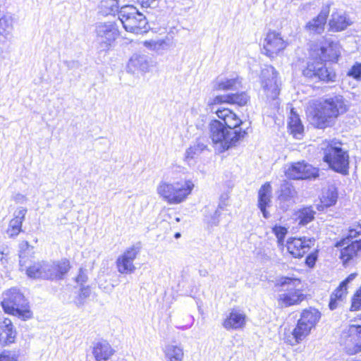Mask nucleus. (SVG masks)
Listing matches in <instances>:
<instances>
[{
  "instance_id": "nucleus-1",
  "label": "nucleus",
  "mask_w": 361,
  "mask_h": 361,
  "mask_svg": "<svg viewBox=\"0 0 361 361\" xmlns=\"http://www.w3.org/2000/svg\"><path fill=\"white\" fill-rule=\"evenodd\" d=\"M319 59L310 60L307 63L303 75L309 78L319 80L325 82H334L336 75L331 68H327L324 61H336L341 54V47L338 42H329L326 46L319 49Z\"/></svg>"
},
{
  "instance_id": "nucleus-2",
  "label": "nucleus",
  "mask_w": 361,
  "mask_h": 361,
  "mask_svg": "<svg viewBox=\"0 0 361 361\" xmlns=\"http://www.w3.org/2000/svg\"><path fill=\"white\" fill-rule=\"evenodd\" d=\"M348 110L343 96L336 95L324 99L310 109L308 116L312 125L317 128H325L331 126L334 120Z\"/></svg>"
},
{
  "instance_id": "nucleus-3",
  "label": "nucleus",
  "mask_w": 361,
  "mask_h": 361,
  "mask_svg": "<svg viewBox=\"0 0 361 361\" xmlns=\"http://www.w3.org/2000/svg\"><path fill=\"white\" fill-rule=\"evenodd\" d=\"M209 130L210 137L219 152H225L235 146L247 133L245 130L240 129H230L218 120L211 121Z\"/></svg>"
},
{
  "instance_id": "nucleus-4",
  "label": "nucleus",
  "mask_w": 361,
  "mask_h": 361,
  "mask_svg": "<svg viewBox=\"0 0 361 361\" xmlns=\"http://www.w3.org/2000/svg\"><path fill=\"white\" fill-rule=\"evenodd\" d=\"M194 183L190 180H181L169 183L161 180L157 188V194L170 204L183 202L192 192Z\"/></svg>"
},
{
  "instance_id": "nucleus-5",
  "label": "nucleus",
  "mask_w": 361,
  "mask_h": 361,
  "mask_svg": "<svg viewBox=\"0 0 361 361\" xmlns=\"http://www.w3.org/2000/svg\"><path fill=\"white\" fill-rule=\"evenodd\" d=\"M320 317V312L316 309L310 308L303 310L293 331L284 334V342L290 345H295L300 343L310 334Z\"/></svg>"
},
{
  "instance_id": "nucleus-6",
  "label": "nucleus",
  "mask_w": 361,
  "mask_h": 361,
  "mask_svg": "<svg viewBox=\"0 0 361 361\" xmlns=\"http://www.w3.org/2000/svg\"><path fill=\"white\" fill-rule=\"evenodd\" d=\"M1 306L5 312L17 316L23 320L32 317L27 300L16 288H11L3 294Z\"/></svg>"
},
{
  "instance_id": "nucleus-7",
  "label": "nucleus",
  "mask_w": 361,
  "mask_h": 361,
  "mask_svg": "<svg viewBox=\"0 0 361 361\" xmlns=\"http://www.w3.org/2000/svg\"><path fill=\"white\" fill-rule=\"evenodd\" d=\"M324 151L323 159L334 171L346 174L349 165L348 152L341 147L340 142L334 140L326 142L322 147Z\"/></svg>"
},
{
  "instance_id": "nucleus-8",
  "label": "nucleus",
  "mask_w": 361,
  "mask_h": 361,
  "mask_svg": "<svg viewBox=\"0 0 361 361\" xmlns=\"http://www.w3.org/2000/svg\"><path fill=\"white\" fill-rule=\"evenodd\" d=\"M278 286L285 291L279 294L278 301L281 307H289L298 305L305 299V295L300 290L301 281L299 279L291 277H281L277 280Z\"/></svg>"
},
{
  "instance_id": "nucleus-9",
  "label": "nucleus",
  "mask_w": 361,
  "mask_h": 361,
  "mask_svg": "<svg viewBox=\"0 0 361 361\" xmlns=\"http://www.w3.org/2000/svg\"><path fill=\"white\" fill-rule=\"evenodd\" d=\"M118 18L128 32L140 34L147 30L145 16L132 5L122 6L118 11Z\"/></svg>"
},
{
  "instance_id": "nucleus-10",
  "label": "nucleus",
  "mask_w": 361,
  "mask_h": 361,
  "mask_svg": "<svg viewBox=\"0 0 361 361\" xmlns=\"http://www.w3.org/2000/svg\"><path fill=\"white\" fill-rule=\"evenodd\" d=\"M95 47L99 53L106 52L119 36L117 26L111 22L98 23L94 27Z\"/></svg>"
},
{
  "instance_id": "nucleus-11",
  "label": "nucleus",
  "mask_w": 361,
  "mask_h": 361,
  "mask_svg": "<svg viewBox=\"0 0 361 361\" xmlns=\"http://www.w3.org/2000/svg\"><path fill=\"white\" fill-rule=\"evenodd\" d=\"M261 85L267 100H275L279 94L278 73L271 66H266L261 73Z\"/></svg>"
},
{
  "instance_id": "nucleus-12",
  "label": "nucleus",
  "mask_w": 361,
  "mask_h": 361,
  "mask_svg": "<svg viewBox=\"0 0 361 361\" xmlns=\"http://www.w3.org/2000/svg\"><path fill=\"white\" fill-rule=\"evenodd\" d=\"M140 246L134 245L128 247L116 261L118 271L121 274H131L135 270L134 260L140 254Z\"/></svg>"
},
{
  "instance_id": "nucleus-13",
  "label": "nucleus",
  "mask_w": 361,
  "mask_h": 361,
  "mask_svg": "<svg viewBox=\"0 0 361 361\" xmlns=\"http://www.w3.org/2000/svg\"><path fill=\"white\" fill-rule=\"evenodd\" d=\"M286 176L291 179H309L319 176V169L305 161L292 163L285 171Z\"/></svg>"
},
{
  "instance_id": "nucleus-14",
  "label": "nucleus",
  "mask_w": 361,
  "mask_h": 361,
  "mask_svg": "<svg viewBox=\"0 0 361 361\" xmlns=\"http://www.w3.org/2000/svg\"><path fill=\"white\" fill-rule=\"evenodd\" d=\"M343 336L348 353L355 354L361 351V325H350Z\"/></svg>"
},
{
  "instance_id": "nucleus-15",
  "label": "nucleus",
  "mask_w": 361,
  "mask_h": 361,
  "mask_svg": "<svg viewBox=\"0 0 361 361\" xmlns=\"http://www.w3.org/2000/svg\"><path fill=\"white\" fill-rule=\"evenodd\" d=\"M152 59L144 54H133L127 64V71L132 74L146 73L153 68Z\"/></svg>"
},
{
  "instance_id": "nucleus-16",
  "label": "nucleus",
  "mask_w": 361,
  "mask_h": 361,
  "mask_svg": "<svg viewBox=\"0 0 361 361\" xmlns=\"http://www.w3.org/2000/svg\"><path fill=\"white\" fill-rule=\"evenodd\" d=\"M315 240L310 238H294L287 242V250L294 257H302L314 245Z\"/></svg>"
},
{
  "instance_id": "nucleus-17",
  "label": "nucleus",
  "mask_w": 361,
  "mask_h": 361,
  "mask_svg": "<svg viewBox=\"0 0 361 361\" xmlns=\"http://www.w3.org/2000/svg\"><path fill=\"white\" fill-rule=\"evenodd\" d=\"M286 47V43L279 32L270 31L267 33L264 42V49L267 56L274 57Z\"/></svg>"
},
{
  "instance_id": "nucleus-18",
  "label": "nucleus",
  "mask_w": 361,
  "mask_h": 361,
  "mask_svg": "<svg viewBox=\"0 0 361 361\" xmlns=\"http://www.w3.org/2000/svg\"><path fill=\"white\" fill-rule=\"evenodd\" d=\"M297 192L292 184L284 181L280 186L278 203L281 209L287 210L295 203Z\"/></svg>"
},
{
  "instance_id": "nucleus-19",
  "label": "nucleus",
  "mask_w": 361,
  "mask_h": 361,
  "mask_svg": "<svg viewBox=\"0 0 361 361\" xmlns=\"http://www.w3.org/2000/svg\"><path fill=\"white\" fill-rule=\"evenodd\" d=\"M218 118L221 119L224 126L233 130H241L240 126L243 124L242 121L232 111L227 108H218L215 110Z\"/></svg>"
},
{
  "instance_id": "nucleus-20",
  "label": "nucleus",
  "mask_w": 361,
  "mask_h": 361,
  "mask_svg": "<svg viewBox=\"0 0 361 361\" xmlns=\"http://www.w3.org/2000/svg\"><path fill=\"white\" fill-rule=\"evenodd\" d=\"M341 250L340 258L341 259L344 266H348L351 262L358 256V253L361 252V239L355 240L350 244L343 246Z\"/></svg>"
},
{
  "instance_id": "nucleus-21",
  "label": "nucleus",
  "mask_w": 361,
  "mask_h": 361,
  "mask_svg": "<svg viewBox=\"0 0 361 361\" xmlns=\"http://www.w3.org/2000/svg\"><path fill=\"white\" fill-rule=\"evenodd\" d=\"M246 324V315L238 310H232L223 322V326L227 330H236L243 328Z\"/></svg>"
},
{
  "instance_id": "nucleus-22",
  "label": "nucleus",
  "mask_w": 361,
  "mask_h": 361,
  "mask_svg": "<svg viewBox=\"0 0 361 361\" xmlns=\"http://www.w3.org/2000/svg\"><path fill=\"white\" fill-rule=\"evenodd\" d=\"M114 353V349L106 341H99L93 344L92 354L96 361H107Z\"/></svg>"
},
{
  "instance_id": "nucleus-23",
  "label": "nucleus",
  "mask_w": 361,
  "mask_h": 361,
  "mask_svg": "<svg viewBox=\"0 0 361 361\" xmlns=\"http://www.w3.org/2000/svg\"><path fill=\"white\" fill-rule=\"evenodd\" d=\"M352 24V21L343 11L334 12L329 20V25L333 32H340L345 30Z\"/></svg>"
},
{
  "instance_id": "nucleus-24",
  "label": "nucleus",
  "mask_w": 361,
  "mask_h": 361,
  "mask_svg": "<svg viewBox=\"0 0 361 361\" xmlns=\"http://www.w3.org/2000/svg\"><path fill=\"white\" fill-rule=\"evenodd\" d=\"M2 332L1 334V346H4L15 342L16 331L12 325V322L8 318H5L1 324Z\"/></svg>"
},
{
  "instance_id": "nucleus-25",
  "label": "nucleus",
  "mask_w": 361,
  "mask_h": 361,
  "mask_svg": "<svg viewBox=\"0 0 361 361\" xmlns=\"http://www.w3.org/2000/svg\"><path fill=\"white\" fill-rule=\"evenodd\" d=\"M329 13V6L323 7L319 15L307 24L306 28L310 32L321 33L324 31Z\"/></svg>"
},
{
  "instance_id": "nucleus-26",
  "label": "nucleus",
  "mask_w": 361,
  "mask_h": 361,
  "mask_svg": "<svg viewBox=\"0 0 361 361\" xmlns=\"http://www.w3.org/2000/svg\"><path fill=\"white\" fill-rule=\"evenodd\" d=\"M13 18L9 16L0 18V44H4L13 37Z\"/></svg>"
},
{
  "instance_id": "nucleus-27",
  "label": "nucleus",
  "mask_w": 361,
  "mask_h": 361,
  "mask_svg": "<svg viewBox=\"0 0 361 361\" xmlns=\"http://www.w3.org/2000/svg\"><path fill=\"white\" fill-rule=\"evenodd\" d=\"M166 361H183L184 350L180 344L168 343L163 348Z\"/></svg>"
},
{
  "instance_id": "nucleus-28",
  "label": "nucleus",
  "mask_w": 361,
  "mask_h": 361,
  "mask_svg": "<svg viewBox=\"0 0 361 361\" xmlns=\"http://www.w3.org/2000/svg\"><path fill=\"white\" fill-rule=\"evenodd\" d=\"M207 147V140L204 138L200 137L197 139L195 142L186 149L185 160L190 163V161L197 158Z\"/></svg>"
},
{
  "instance_id": "nucleus-29",
  "label": "nucleus",
  "mask_w": 361,
  "mask_h": 361,
  "mask_svg": "<svg viewBox=\"0 0 361 361\" xmlns=\"http://www.w3.org/2000/svg\"><path fill=\"white\" fill-rule=\"evenodd\" d=\"M288 128L290 133L296 139H301L303 133V126L299 116L292 109L289 116Z\"/></svg>"
},
{
  "instance_id": "nucleus-30",
  "label": "nucleus",
  "mask_w": 361,
  "mask_h": 361,
  "mask_svg": "<svg viewBox=\"0 0 361 361\" xmlns=\"http://www.w3.org/2000/svg\"><path fill=\"white\" fill-rule=\"evenodd\" d=\"M240 80L236 78H218L214 82V88L217 90H230L240 86Z\"/></svg>"
},
{
  "instance_id": "nucleus-31",
  "label": "nucleus",
  "mask_w": 361,
  "mask_h": 361,
  "mask_svg": "<svg viewBox=\"0 0 361 361\" xmlns=\"http://www.w3.org/2000/svg\"><path fill=\"white\" fill-rule=\"evenodd\" d=\"M357 276L356 273L350 274L344 281H343L340 286L331 294V297L338 298V300H343L348 293V286L352 282Z\"/></svg>"
},
{
  "instance_id": "nucleus-32",
  "label": "nucleus",
  "mask_w": 361,
  "mask_h": 361,
  "mask_svg": "<svg viewBox=\"0 0 361 361\" xmlns=\"http://www.w3.org/2000/svg\"><path fill=\"white\" fill-rule=\"evenodd\" d=\"M272 188L269 182L265 183L258 192V207L268 206L271 202Z\"/></svg>"
},
{
  "instance_id": "nucleus-33",
  "label": "nucleus",
  "mask_w": 361,
  "mask_h": 361,
  "mask_svg": "<svg viewBox=\"0 0 361 361\" xmlns=\"http://www.w3.org/2000/svg\"><path fill=\"white\" fill-rule=\"evenodd\" d=\"M99 11L103 16L113 15L118 13V2L117 0H102L99 6Z\"/></svg>"
},
{
  "instance_id": "nucleus-34",
  "label": "nucleus",
  "mask_w": 361,
  "mask_h": 361,
  "mask_svg": "<svg viewBox=\"0 0 361 361\" xmlns=\"http://www.w3.org/2000/svg\"><path fill=\"white\" fill-rule=\"evenodd\" d=\"M54 262V279L56 280H61L69 271L71 267L70 262L67 259H61Z\"/></svg>"
},
{
  "instance_id": "nucleus-35",
  "label": "nucleus",
  "mask_w": 361,
  "mask_h": 361,
  "mask_svg": "<svg viewBox=\"0 0 361 361\" xmlns=\"http://www.w3.org/2000/svg\"><path fill=\"white\" fill-rule=\"evenodd\" d=\"M338 193L336 188L334 185H330L324 190L321 202L325 207H330L336 203Z\"/></svg>"
},
{
  "instance_id": "nucleus-36",
  "label": "nucleus",
  "mask_w": 361,
  "mask_h": 361,
  "mask_svg": "<svg viewBox=\"0 0 361 361\" xmlns=\"http://www.w3.org/2000/svg\"><path fill=\"white\" fill-rule=\"evenodd\" d=\"M44 262H35L26 267V274L29 278L44 279Z\"/></svg>"
},
{
  "instance_id": "nucleus-37",
  "label": "nucleus",
  "mask_w": 361,
  "mask_h": 361,
  "mask_svg": "<svg viewBox=\"0 0 361 361\" xmlns=\"http://www.w3.org/2000/svg\"><path fill=\"white\" fill-rule=\"evenodd\" d=\"M361 234V224L353 225L348 230V235L337 243V247H342L353 241V238H355L357 235Z\"/></svg>"
},
{
  "instance_id": "nucleus-38",
  "label": "nucleus",
  "mask_w": 361,
  "mask_h": 361,
  "mask_svg": "<svg viewBox=\"0 0 361 361\" xmlns=\"http://www.w3.org/2000/svg\"><path fill=\"white\" fill-rule=\"evenodd\" d=\"M144 45L149 49L159 53L166 48L167 43L164 39L149 40L145 41Z\"/></svg>"
},
{
  "instance_id": "nucleus-39",
  "label": "nucleus",
  "mask_w": 361,
  "mask_h": 361,
  "mask_svg": "<svg viewBox=\"0 0 361 361\" xmlns=\"http://www.w3.org/2000/svg\"><path fill=\"white\" fill-rule=\"evenodd\" d=\"M315 212L310 208L306 207L301 209L298 214L299 224L306 225L314 218Z\"/></svg>"
},
{
  "instance_id": "nucleus-40",
  "label": "nucleus",
  "mask_w": 361,
  "mask_h": 361,
  "mask_svg": "<svg viewBox=\"0 0 361 361\" xmlns=\"http://www.w3.org/2000/svg\"><path fill=\"white\" fill-rule=\"evenodd\" d=\"M22 225L23 223H21L19 220H14L11 219L9 221L6 233L8 235L9 238H14L17 236L22 231Z\"/></svg>"
},
{
  "instance_id": "nucleus-41",
  "label": "nucleus",
  "mask_w": 361,
  "mask_h": 361,
  "mask_svg": "<svg viewBox=\"0 0 361 361\" xmlns=\"http://www.w3.org/2000/svg\"><path fill=\"white\" fill-rule=\"evenodd\" d=\"M230 104H238V106H245L248 100L249 97L245 92L239 94H229Z\"/></svg>"
},
{
  "instance_id": "nucleus-42",
  "label": "nucleus",
  "mask_w": 361,
  "mask_h": 361,
  "mask_svg": "<svg viewBox=\"0 0 361 361\" xmlns=\"http://www.w3.org/2000/svg\"><path fill=\"white\" fill-rule=\"evenodd\" d=\"M221 212L219 209L209 212L208 215H205L204 221L211 227L216 226L219 223Z\"/></svg>"
},
{
  "instance_id": "nucleus-43",
  "label": "nucleus",
  "mask_w": 361,
  "mask_h": 361,
  "mask_svg": "<svg viewBox=\"0 0 361 361\" xmlns=\"http://www.w3.org/2000/svg\"><path fill=\"white\" fill-rule=\"evenodd\" d=\"M229 94L219 95L215 97L209 103V105L211 106V110L214 111L216 105L222 104L224 103L230 104Z\"/></svg>"
},
{
  "instance_id": "nucleus-44",
  "label": "nucleus",
  "mask_w": 361,
  "mask_h": 361,
  "mask_svg": "<svg viewBox=\"0 0 361 361\" xmlns=\"http://www.w3.org/2000/svg\"><path fill=\"white\" fill-rule=\"evenodd\" d=\"M54 262H44V279L54 280Z\"/></svg>"
},
{
  "instance_id": "nucleus-45",
  "label": "nucleus",
  "mask_w": 361,
  "mask_h": 361,
  "mask_svg": "<svg viewBox=\"0 0 361 361\" xmlns=\"http://www.w3.org/2000/svg\"><path fill=\"white\" fill-rule=\"evenodd\" d=\"M272 231H273V233L276 236L279 243H281L283 241V239L288 232L286 228H285L283 226H275L272 228Z\"/></svg>"
},
{
  "instance_id": "nucleus-46",
  "label": "nucleus",
  "mask_w": 361,
  "mask_h": 361,
  "mask_svg": "<svg viewBox=\"0 0 361 361\" xmlns=\"http://www.w3.org/2000/svg\"><path fill=\"white\" fill-rule=\"evenodd\" d=\"M348 75L361 80V63H355L348 72Z\"/></svg>"
},
{
  "instance_id": "nucleus-47",
  "label": "nucleus",
  "mask_w": 361,
  "mask_h": 361,
  "mask_svg": "<svg viewBox=\"0 0 361 361\" xmlns=\"http://www.w3.org/2000/svg\"><path fill=\"white\" fill-rule=\"evenodd\" d=\"M90 295V290L88 287H82L80 288V292L79 294V298L75 301V303L78 306H81L83 305L84 300L88 298Z\"/></svg>"
},
{
  "instance_id": "nucleus-48",
  "label": "nucleus",
  "mask_w": 361,
  "mask_h": 361,
  "mask_svg": "<svg viewBox=\"0 0 361 361\" xmlns=\"http://www.w3.org/2000/svg\"><path fill=\"white\" fill-rule=\"evenodd\" d=\"M27 211V209L25 207H21L18 208L13 214L14 217L13 218V219L19 220L21 223H23L25 219Z\"/></svg>"
},
{
  "instance_id": "nucleus-49",
  "label": "nucleus",
  "mask_w": 361,
  "mask_h": 361,
  "mask_svg": "<svg viewBox=\"0 0 361 361\" xmlns=\"http://www.w3.org/2000/svg\"><path fill=\"white\" fill-rule=\"evenodd\" d=\"M0 361H18V357L15 353H4L0 355Z\"/></svg>"
},
{
  "instance_id": "nucleus-50",
  "label": "nucleus",
  "mask_w": 361,
  "mask_h": 361,
  "mask_svg": "<svg viewBox=\"0 0 361 361\" xmlns=\"http://www.w3.org/2000/svg\"><path fill=\"white\" fill-rule=\"evenodd\" d=\"M343 300H338V298H334V297L330 296V301H329V308L331 310H334L338 307L340 305H341Z\"/></svg>"
},
{
  "instance_id": "nucleus-51",
  "label": "nucleus",
  "mask_w": 361,
  "mask_h": 361,
  "mask_svg": "<svg viewBox=\"0 0 361 361\" xmlns=\"http://www.w3.org/2000/svg\"><path fill=\"white\" fill-rule=\"evenodd\" d=\"M13 200L18 204H23L27 201V197L21 193H16L13 196Z\"/></svg>"
},
{
  "instance_id": "nucleus-52",
  "label": "nucleus",
  "mask_w": 361,
  "mask_h": 361,
  "mask_svg": "<svg viewBox=\"0 0 361 361\" xmlns=\"http://www.w3.org/2000/svg\"><path fill=\"white\" fill-rule=\"evenodd\" d=\"M317 260V255L315 254H310L306 257V264L308 267H312L315 264Z\"/></svg>"
},
{
  "instance_id": "nucleus-53",
  "label": "nucleus",
  "mask_w": 361,
  "mask_h": 361,
  "mask_svg": "<svg viewBox=\"0 0 361 361\" xmlns=\"http://www.w3.org/2000/svg\"><path fill=\"white\" fill-rule=\"evenodd\" d=\"M87 280V276L86 274L82 270H80L79 274L77 276L76 281L78 283L82 284L85 283Z\"/></svg>"
},
{
  "instance_id": "nucleus-54",
  "label": "nucleus",
  "mask_w": 361,
  "mask_h": 361,
  "mask_svg": "<svg viewBox=\"0 0 361 361\" xmlns=\"http://www.w3.org/2000/svg\"><path fill=\"white\" fill-rule=\"evenodd\" d=\"M142 7H152L155 4V0H138Z\"/></svg>"
},
{
  "instance_id": "nucleus-55",
  "label": "nucleus",
  "mask_w": 361,
  "mask_h": 361,
  "mask_svg": "<svg viewBox=\"0 0 361 361\" xmlns=\"http://www.w3.org/2000/svg\"><path fill=\"white\" fill-rule=\"evenodd\" d=\"M266 207L267 206H263V207H259L261 210V212H262V214H263V216L266 219L269 218V214L268 213V212L266 210Z\"/></svg>"
},
{
  "instance_id": "nucleus-56",
  "label": "nucleus",
  "mask_w": 361,
  "mask_h": 361,
  "mask_svg": "<svg viewBox=\"0 0 361 361\" xmlns=\"http://www.w3.org/2000/svg\"><path fill=\"white\" fill-rule=\"evenodd\" d=\"M8 253L5 252L4 251L0 252V261H1L4 259V255H7Z\"/></svg>"
},
{
  "instance_id": "nucleus-57",
  "label": "nucleus",
  "mask_w": 361,
  "mask_h": 361,
  "mask_svg": "<svg viewBox=\"0 0 361 361\" xmlns=\"http://www.w3.org/2000/svg\"><path fill=\"white\" fill-rule=\"evenodd\" d=\"M20 269L21 270H23V258L21 256H20Z\"/></svg>"
},
{
  "instance_id": "nucleus-58",
  "label": "nucleus",
  "mask_w": 361,
  "mask_h": 361,
  "mask_svg": "<svg viewBox=\"0 0 361 361\" xmlns=\"http://www.w3.org/2000/svg\"><path fill=\"white\" fill-rule=\"evenodd\" d=\"M174 237L176 239L179 238L180 237V233H176L175 235H174Z\"/></svg>"
},
{
  "instance_id": "nucleus-59",
  "label": "nucleus",
  "mask_w": 361,
  "mask_h": 361,
  "mask_svg": "<svg viewBox=\"0 0 361 361\" xmlns=\"http://www.w3.org/2000/svg\"><path fill=\"white\" fill-rule=\"evenodd\" d=\"M176 221H180V219H179V218H176Z\"/></svg>"
}]
</instances>
